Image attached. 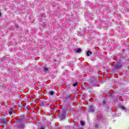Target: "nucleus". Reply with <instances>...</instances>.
I'll return each mask as SVG.
<instances>
[{
	"label": "nucleus",
	"instance_id": "0eeeda50",
	"mask_svg": "<svg viewBox=\"0 0 129 129\" xmlns=\"http://www.w3.org/2000/svg\"><path fill=\"white\" fill-rule=\"evenodd\" d=\"M48 70L49 69L47 68H46V67L43 68V71H44V72H48Z\"/></svg>",
	"mask_w": 129,
	"mask_h": 129
},
{
	"label": "nucleus",
	"instance_id": "423d86ee",
	"mask_svg": "<svg viewBox=\"0 0 129 129\" xmlns=\"http://www.w3.org/2000/svg\"><path fill=\"white\" fill-rule=\"evenodd\" d=\"M76 52L77 53H81V52H82V50L80 48H78L76 50Z\"/></svg>",
	"mask_w": 129,
	"mask_h": 129
},
{
	"label": "nucleus",
	"instance_id": "f257e3e1",
	"mask_svg": "<svg viewBox=\"0 0 129 129\" xmlns=\"http://www.w3.org/2000/svg\"><path fill=\"white\" fill-rule=\"evenodd\" d=\"M59 115L60 118H61V119H64L65 118V116H66V111L65 110L59 111Z\"/></svg>",
	"mask_w": 129,
	"mask_h": 129
},
{
	"label": "nucleus",
	"instance_id": "39448f33",
	"mask_svg": "<svg viewBox=\"0 0 129 129\" xmlns=\"http://www.w3.org/2000/svg\"><path fill=\"white\" fill-rule=\"evenodd\" d=\"M122 66V65H121V64H117L115 66V68L118 69V68H121Z\"/></svg>",
	"mask_w": 129,
	"mask_h": 129
},
{
	"label": "nucleus",
	"instance_id": "6e6552de",
	"mask_svg": "<svg viewBox=\"0 0 129 129\" xmlns=\"http://www.w3.org/2000/svg\"><path fill=\"white\" fill-rule=\"evenodd\" d=\"M90 54H92V52H91V51H88L87 52V56H90Z\"/></svg>",
	"mask_w": 129,
	"mask_h": 129
},
{
	"label": "nucleus",
	"instance_id": "9b49d317",
	"mask_svg": "<svg viewBox=\"0 0 129 129\" xmlns=\"http://www.w3.org/2000/svg\"><path fill=\"white\" fill-rule=\"evenodd\" d=\"M80 123L81 125H84V122H83V121H81Z\"/></svg>",
	"mask_w": 129,
	"mask_h": 129
},
{
	"label": "nucleus",
	"instance_id": "20e7f679",
	"mask_svg": "<svg viewBox=\"0 0 129 129\" xmlns=\"http://www.w3.org/2000/svg\"><path fill=\"white\" fill-rule=\"evenodd\" d=\"M13 111H14V107H12L9 110V114L12 115L13 114Z\"/></svg>",
	"mask_w": 129,
	"mask_h": 129
},
{
	"label": "nucleus",
	"instance_id": "4468645a",
	"mask_svg": "<svg viewBox=\"0 0 129 129\" xmlns=\"http://www.w3.org/2000/svg\"><path fill=\"white\" fill-rule=\"evenodd\" d=\"M2 16V12H0V17Z\"/></svg>",
	"mask_w": 129,
	"mask_h": 129
},
{
	"label": "nucleus",
	"instance_id": "9d476101",
	"mask_svg": "<svg viewBox=\"0 0 129 129\" xmlns=\"http://www.w3.org/2000/svg\"><path fill=\"white\" fill-rule=\"evenodd\" d=\"M120 108L122 109L123 110H125V108L124 106H121L120 107Z\"/></svg>",
	"mask_w": 129,
	"mask_h": 129
},
{
	"label": "nucleus",
	"instance_id": "f03ea898",
	"mask_svg": "<svg viewBox=\"0 0 129 129\" xmlns=\"http://www.w3.org/2000/svg\"><path fill=\"white\" fill-rule=\"evenodd\" d=\"M8 121L6 119H0V122L2 123V124H5V123H7Z\"/></svg>",
	"mask_w": 129,
	"mask_h": 129
},
{
	"label": "nucleus",
	"instance_id": "f8f14e48",
	"mask_svg": "<svg viewBox=\"0 0 129 129\" xmlns=\"http://www.w3.org/2000/svg\"><path fill=\"white\" fill-rule=\"evenodd\" d=\"M73 86H74V87L77 86V83H74L73 84Z\"/></svg>",
	"mask_w": 129,
	"mask_h": 129
},
{
	"label": "nucleus",
	"instance_id": "1a4fd4ad",
	"mask_svg": "<svg viewBox=\"0 0 129 129\" xmlns=\"http://www.w3.org/2000/svg\"><path fill=\"white\" fill-rule=\"evenodd\" d=\"M49 95H54V92L53 91H50L49 92Z\"/></svg>",
	"mask_w": 129,
	"mask_h": 129
},
{
	"label": "nucleus",
	"instance_id": "ddd939ff",
	"mask_svg": "<svg viewBox=\"0 0 129 129\" xmlns=\"http://www.w3.org/2000/svg\"><path fill=\"white\" fill-rule=\"evenodd\" d=\"M103 104H105V101H103Z\"/></svg>",
	"mask_w": 129,
	"mask_h": 129
},
{
	"label": "nucleus",
	"instance_id": "7ed1b4c3",
	"mask_svg": "<svg viewBox=\"0 0 129 129\" xmlns=\"http://www.w3.org/2000/svg\"><path fill=\"white\" fill-rule=\"evenodd\" d=\"M94 110H95L94 107H93V106H91L90 107V112H94Z\"/></svg>",
	"mask_w": 129,
	"mask_h": 129
}]
</instances>
